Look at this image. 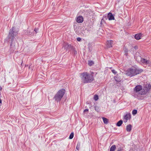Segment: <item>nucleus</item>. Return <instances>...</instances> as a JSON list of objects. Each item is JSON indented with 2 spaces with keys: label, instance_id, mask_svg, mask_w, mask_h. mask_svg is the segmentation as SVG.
Listing matches in <instances>:
<instances>
[{
  "label": "nucleus",
  "instance_id": "c756f323",
  "mask_svg": "<svg viewBox=\"0 0 151 151\" xmlns=\"http://www.w3.org/2000/svg\"><path fill=\"white\" fill-rule=\"evenodd\" d=\"M68 46V45L67 44H66V45L65 46V47H64V48H65H65H66V47H67V46Z\"/></svg>",
  "mask_w": 151,
  "mask_h": 151
},
{
  "label": "nucleus",
  "instance_id": "6ab92c4d",
  "mask_svg": "<svg viewBox=\"0 0 151 151\" xmlns=\"http://www.w3.org/2000/svg\"><path fill=\"white\" fill-rule=\"evenodd\" d=\"M115 80L117 82H119L120 81V79L119 78L117 77L116 76L114 77Z\"/></svg>",
  "mask_w": 151,
  "mask_h": 151
},
{
  "label": "nucleus",
  "instance_id": "aec40b11",
  "mask_svg": "<svg viewBox=\"0 0 151 151\" xmlns=\"http://www.w3.org/2000/svg\"><path fill=\"white\" fill-rule=\"evenodd\" d=\"M137 111L136 110H133L132 111V114L133 115H135L137 114Z\"/></svg>",
  "mask_w": 151,
  "mask_h": 151
},
{
  "label": "nucleus",
  "instance_id": "20e7f679",
  "mask_svg": "<svg viewBox=\"0 0 151 151\" xmlns=\"http://www.w3.org/2000/svg\"><path fill=\"white\" fill-rule=\"evenodd\" d=\"M65 90L61 89L59 90L54 97V99L57 102L60 101L65 93Z\"/></svg>",
  "mask_w": 151,
  "mask_h": 151
},
{
  "label": "nucleus",
  "instance_id": "0eeeda50",
  "mask_svg": "<svg viewBox=\"0 0 151 151\" xmlns=\"http://www.w3.org/2000/svg\"><path fill=\"white\" fill-rule=\"evenodd\" d=\"M83 17L81 16L78 17L76 19V22L78 23H81L83 22Z\"/></svg>",
  "mask_w": 151,
  "mask_h": 151
},
{
  "label": "nucleus",
  "instance_id": "9b49d317",
  "mask_svg": "<svg viewBox=\"0 0 151 151\" xmlns=\"http://www.w3.org/2000/svg\"><path fill=\"white\" fill-rule=\"evenodd\" d=\"M132 126L131 124H129L127 125L126 126L127 131L128 132H130L132 130Z\"/></svg>",
  "mask_w": 151,
  "mask_h": 151
},
{
  "label": "nucleus",
  "instance_id": "b1692460",
  "mask_svg": "<svg viewBox=\"0 0 151 151\" xmlns=\"http://www.w3.org/2000/svg\"><path fill=\"white\" fill-rule=\"evenodd\" d=\"M88 109H85L84 110L83 112L84 113H86V112H88Z\"/></svg>",
  "mask_w": 151,
  "mask_h": 151
},
{
  "label": "nucleus",
  "instance_id": "cd10ccee",
  "mask_svg": "<svg viewBox=\"0 0 151 151\" xmlns=\"http://www.w3.org/2000/svg\"><path fill=\"white\" fill-rule=\"evenodd\" d=\"M34 30L35 32V33H37V32L38 30V29H34Z\"/></svg>",
  "mask_w": 151,
  "mask_h": 151
},
{
  "label": "nucleus",
  "instance_id": "5701e85b",
  "mask_svg": "<svg viewBox=\"0 0 151 151\" xmlns=\"http://www.w3.org/2000/svg\"><path fill=\"white\" fill-rule=\"evenodd\" d=\"M112 73L115 74H116L117 73V72L115 71L114 70H112Z\"/></svg>",
  "mask_w": 151,
  "mask_h": 151
},
{
  "label": "nucleus",
  "instance_id": "f257e3e1",
  "mask_svg": "<svg viewBox=\"0 0 151 151\" xmlns=\"http://www.w3.org/2000/svg\"><path fill=\"white\" fill-rule=\"evenodd\" d=\"M151 86L150 84H147L144 85V88L142 89L140 85L136 86L134 88V90L136 93L142 95L146 94L150 90Z\"/></svg>",
  "mask_w": 151,
  "mask_h": 151
},
{
  "label": "nucleus",
  "instance_id": "4468645a",
  "mask_svg": "<svg viewBox=\"0 0 151 151\" xmlns=\"http://www.w3.org/2000/svg\"><path fill=\"white\" fill-rule=\"evenodd\" d=\"M116 149V145H113L110 148V151H114Z\"/></svg>",
  "mask_w": 151,
  "mask_h": 151
},
{
  "label": "nucleus",
  "instance_id": "f704fd0d",
  "mask_svg": "<svg viewBox=\"0 0 151 151\" xmlns=\"http://www.w3.org/2000/svg\"><path fill=\"white\" fill-rule=\"evenodd\" d=\"M134 97H137V96H136L135 95H134Z\"/></svg>",
  "mask_w": 151,
  "mask_h": 151
},
{
  "label": "nucleus",
  "instance_id": "2eb2a0df",
  "mask_svg": "<svg viewBox=\"0 0 151 151\" xmlns=\"http://www.w3.org/2000/svg\"><path fill=\"white\" fill-rule=\"evenodd\" d=\"M123 121L122 120L119 121L116 124V125L117 126L120 127L122 124Z\"/></svg>",
  "mask_w": 151,
  "mask_h": 151
},
{
  "label": "nucleus",
  "instance_id": "39448f33",
  "mask_svg": "<svg viewBox=\"0 0 151 151\" xmlns=\"http://www.w3.org/2000/svg\"><path fill=\"white\" fill-rule=\"evenodd\" d=\"M15 28L13 27L9 30V35H8V38L9 39H11V41L13 42L14 38L16 36L17 34V32L15 31Z\"/></svg>",
  "mask_w": 151,
  "mask_h": 151
},
{
  "label": "nucleus",
  "instance_id": "e433bc0d",
  "mask_svg": "<svg viewBox=\"0 0 151 151\" xmlns=\"http://www.w3.org/2000/svg\"><path fill=\"white\" fill-rule=\"evenodd\" d=\"M95 110H96V108H95Z\"/></svg>",
  "mask_w": 151,
  "mask_h": 151
},
{
  "label": "nucleus",
  "instance_id": "1a4fd4ad",
  "mask_svg": "<svg viewBox=\"0 0 151 151\" xmlns=\"http://www.w3.org/2000/svg\"><path fill=\"white\" fill-rule=\"evenodd\" d=\"M141 62L144 64L147 65L150 63L151 62L144 58H142Z\"/></svg>",
  "mask_w": 151,
  "mask_h": 151
},
{
  "label": "nucleus",
  "instance_id": "72a5a7b5",
  "mask_svg": "<svg viewBox=\"0 0 151 151\" xmlns=\"http://www.w3.org/2000/svg\"><path fill=\"white\" fill-rule=\"evenodd\" d=\"M76 149H77V150H78V146L77 145V147H76Z\"/></svg>",
  "mask_w": 151,
  "mask_h": 151
},
{
  "label": "nucleus",
  "instance_id": "c9c22d12",
  "mask_svg": "<svg viewBox=\"0 0 151 151\" xmlns=\"http://www.w3.org/2000/svg\"><path fill=\"white\" fill-rule=\"evenodd\" d=\"M125 55H127V54L126 53L125 54Z\"/></svg>",
  "mask_w": 151,
  "mask_h": 151
},
{
  "label": "nucleus",
  "instance_id": "473e14b6",
  "mask_svg": "<svg viewBox=\"0 0 151 151\" xmlns=\"http://www.w3.org/2000/svg\"><path fill=\"white\" fill-rule=\"evenodd\" d=\"M1 102H2V101H1V99H0V103H1Z\"/></svg>",
  "mask_w": 151,
  "mask_h": 151
},
{
  "label": "nucleus",
  "instance_id": "dca6fc26",
  "mask_svg": "<svg viewBox=\"0 0 151 151\" xmlns=\"http://www.w3.org/2000/svg\"><path fill=\"white\" fill-rule=\"evenodd\" d=\"M102 119L103 120L105 124H107L108 123V120L107 119L104 117H103Z\"/></svg>",
  "mask_w": 151,
  "mask_h": 151
},
{
  "label": "nucleus",
  "instance_id": "ddd939ff",
  "mask_svg": "<svg viewBox=\"0 0 151 151\" xmlns=\"http://www.w3.org/2000/svg\"><path fill=\"white\" fill-rule=\"evenodd\" d=\"M141 34H137L135 35V38L137 40H139L141 38Z\"/></svg>",
  "mask_w": 151,
  "mask_h": 151
},
{
  "label": "nucleus",
  "instance_id": "6e6552de",
  "mask_svg": "<svg viewBox=\"0 0 151 151\" xmlns=\"http://www.w3.org/2000/svg\"><path fill=\"white\" fill-rule=\"evenodd\" d=\"M109 20L114 19V17L112 14L110 12L108 13L107 16Z\"/></svg>",
  "mask_w": 151,
  "mask_h": 151
},
{
  "label": "nucleus",
  "instance_id": "bb28decb",
  "mask_svg": "<svg viewBox=\"0 0 151 151\" xmlns=\"http://www.w3.org/2000/svg\"><path fill=\"white\" fill-rule=\"evenodd\" d=\"M77 51H76L75 49H74V51H73V53H74V54H77Z\"/></svg>",
  "mask_w": 151,
  "mask_h": 151
},
{
  "label": "nucleus",
  "instance_id": "a878e982",
  "mask_svg": "<svg viewBox=\"0 0 151 151\" xmlns=\"http://www.w3.org/2000/svg\"><path fill=\"white\" fill-rule=\"evenodd\" d=\"M117 151H122V149L121 148H119L118 149Z\"/></svg>",
  "mask_w": 151,
  "mask_h": 151
},
{
  "label": "nucleus",
  "instance_id": "f03ea898",
  "mask_svg": "<svg viewBox=\"0 0 151 151\" xmlns=\"http://www.w3.org/2000/svg\"><path fill=\"white\" fill-rule=\"evenodd\" d=\"M80 75L82 81L84 83H91L94 80L93 76L92 74L86 72L81 73Z\"/></svg>",
  "mask_w": 151,
  "mask_h": 151
},
{
  "label": "nucleus",
  "instance_id": "f8f14e48",
  "mask_svg": "<svg viewBox=\"0 0 151 151\" xmlns=\"http://www.w3.org/2000/svg\"><path fill=\"white\" fill-rule=\"evenodd\" d=\"M136 59V60L138 62L140 63L141 61V60H142V58L139 56H137V57L136 56L134 57Z\"/></svg>",
  "mask_w": 151,
  "mask_h": 151
},
{
  "label": "nucleus",
  "instance_id": "393cba45",
  "mask_svg": "<svg viewBox=\"0 0 151 151\" xmlns=\"http://www.w3.org/2000/svg\"><path fill=\"white\" fill-rule=\"evenodd\" d=\"M77 40L78 41H80L81 40V38L80 37H78L77 38Z\"/></svg>",
  "mask_w": 151,
  "mask_h": 151
},
{
  "label": "nucleus",
  "instance_id": "2f4dec72",
  "mask_svg": "<svg viewBox=\"0 0 151 151\" xmlns=\"http://www.w3.org/2000/svg\"><path fill=\"white\" fill-rule=\"evenodd\" d=\"M1 89H2V88H1V86H0V90H1Z\"/></svg>",
  "mask_w": 151,
  "mask_h": 151
},
{
  "label": "nucleus",
  "instance_id": "f3484780",
  "mask_svg": "<svg viewBox=\"0 0 151 151\" xmlns=\"http://www.w3.org/2000/svg\"><path fill=\"white\" fill-rule=\"evenodd\" d=\"M88 64L89 66H91L92 65H93L94 64V63H93V61H89Z\"/></svg>",
  "mask_w": 151,
  "mask_h": 151
},
{
  "label": "nucleus",
  "instance_id": "7ed1b4c3",
  "mask_svg": "<svg viewBox=\"0 0 151 151\" xmlns=\"http://www.w3.org/2000/svg\"><path fill=\"white\" fill-rule=\"evenodd\" d=\"M142 71L141 69H139L135 68H132L128 69L127 73L128 76H132L140 73Z\"/></svg>",
  "mask_w": 151,
  "mask_h": 151
},
{
  "label": "nucleus",
  "instance_id": "412c9836",
  "mask_svg": "<svg viewBox=\"0 0 151 151\" xmlns=\"http://www.w3.org/2000/svg\"><path fill=\"white\" fill-rule=\"evenodd\" d=\"M14 47H15V45L13 43H12H12L10 45V47L11 48H13V49H14Z\"/></svg>",
  "mask_w": 151,
  "mask_h": 151
},
{
  "label": "nucleus",
  "instance_id": "4be33fe9",
  "mask_svg": "<svg viewBox=\"0 0 151 151\" xmlns=\"http://www.w3.org/2000/svg\"><path fill=\"white\" fill-rule=\"evenodd\" d=\"M94 99L95 101H97L98 100V99H99L98 96L97 95H95L94 96Z\"/></svg>",
  "mask_w": 151,
  "mask_h": 151
},
{
  "label": "nucleus",
  "instance_id": "c85d7f7f",
  "mask_svg": "<svg viewBox=\"0 0 151 151\" xmlns=\"http://www.w3.org/2000/svg\"><path fill=\"white\" fill-rule=\"evenodd\" d=\"M124 51L126 53H127L128 52V50L127 49L125 50Z\"/></svg>",
  "mask_w": 151,
  "mask_h": 151
},
{
  "label": "nucleus",
  "instance_id": "423d86ee",
  "mask_svg": "<svg viewBox=\"0 0 151 151\" xmlns=\"http://www.w3.org/2000/svg\"><path fill=\"white\" fill-rule=\"evenodd\" d=\"M131 118V114L130 113L127 114L124 116V122L126 123L128 120Z\"/></svg>",
  "mask_w": 151,
  "mask_h": 151
},
{
  "label": "nucleus",
  "instance_id": "a211bd4d",
  "mask_svg": "<svg viewBox=\"0 0 151 151\" xmlns=\"http://www.w3.org/2000/svg\"><path fill=\"white\" fill-rule=\"evenodd\" d=\"M73 136H74V133L73 132H72L70 134V136L69 137V139H72L73 138Z\"/></svg>",
  "mask_w": 151,
  "mask_h": 151
},
{
  "label": "nucleus",
  "instance_id": "9d476101",
  "mask_svg": "<svg viewBox=\"0 0 151 151\" xmlns=\"http://www.w3.org/2000/svg\"><path fill=\"white\" fill-rule=\"evenodd\" d=\"M113 41L112 40H108L106 42V46L108 47H110L112 46V44Z\"/></svg>",
  "mask_w": 151,
  "mask_h": 151
},
{
  "label": "nucleus",
  "instance_id": "7c9ffc66",
  "mask_svg": "<svg viewBox=\"0 0 151 151\" xmlns=\"http://www.w3.org/2000/svg\"><path fill=\"white\" fill-rule=\"evenodd\" d=\"M104 21V20H103V19H102L101 20V23L102 22H103V21Z\"/></svg>",
  "mask_w": 151,
  "mask_h": 151
}]
</instances>
